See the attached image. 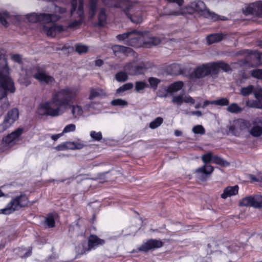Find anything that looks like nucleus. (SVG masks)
<instances>
[{"label": "nucleus", "mask_w": 262, "mask_h": 262, "mask_svg": "<svg viewBox=\"0 0 262 262\" xmlns=\"http://www.w3.org/2000/svg\"><path fill=\"white\" fill-rule=\"evenodd\" d=\"M78 86H69L54 92L51 99L40 103L37 113L40 116L57 117L63 114L71 103L74 102L79 93Z\"/></svg>", "instance_id": "f257e3e1"}, {"label": "nucleus", "mask_w": 262, "mask_h": 262, "mask_svg": "<svg viewBox=\"0 0 262 262\" xmlns=\"http://www.w3.org/2000/svg\"><path fill=\"white\" fill-rule=\"evenodd\" d=\"M116 38L119 41L136 48L157 46L159 45L163 39V37L154 36L148 32H140L135 29L119 34Z\"/></svg>", "instance_id": "f03ea898"}, {"label": "nucleus", "mask_w": 262, "mask_h": 262, "mask_svg": "<svg viewBox=\"0 0 262 262\" xmlns=\"http://www.w3.org/2000/svg\"><path fill=\"white\" fill-rule=\"evenodd\" d=\"M9 71L6 59L0 57V99L4 98L8 92L15 91L13 81L9 76Z\"/></svg>", "instance_id": "7ed1b4c3"}, {"label": "nucleus", "mask_w": 262, "mask_h": 262, "mask_svg": "<svg viewBox=\"0 0 262 262\" xmlns=\"http://www.w3.org/2000/svg\"><path fill=\"white\" fill-rule=\"evenodd\" d=\"M220 69L227 72L230 70L229 66L222 61L210 62L198 66L191 73L192 78H202L210 73H215Z\"/></svg>", "instance_id": "20e7f679"}, {"label": "nucleus", "mask_w": 262, "mask_h": 262, "mask_svg": "<svg viewBox=\"0 0 262 262\" xmlns=\"http://www.w3.org/2000/svg\"><path fill=\"white\" fill-rule=\"evenodd\" d=\"M104 4L108 7H120L126 15H132L130 11H133V5L129 1L120 0H102ZM97 0H90V7L92 15L96 14Z\"/></svg>", "instance_id": "39448f33"}, {"label": "nucleus", "mask_w": 262, "mask_h": 262, "mask_svg": "<svg viewBox=\"0 0 262 262\" xmlns=\"http://www.w3.org/2000/svg\"><path fill=\"white\" fill-rule=\"evenodd\" d=\"M28 203L29 201L27 195L21 194L12 198L4 208L0 209V214H10L19 208L27 206Z\"/></svg>", "instance_id": "423d86ee"}, {"label": "nucleus", "mask_w": 262, "mask_h": 262, "mask_svg": "<svg viewBox=\"0 0 262 262\" xmlns=\"http://www.w3.org/2000/svg\"><path fill=\"white\" fill-rule=\"evenodd\" d=\"M30 21H41L40 25L43 30L48 36H55L57 33L63 31L64 29L61 26H56L52 20V17H31Z\"/></svg>", "instance_id": "0eeeda50"}, {"label": "nucleus", "mask_w": 262, "mask_h": 262, "mask_svg": "<svg viewBox=\"0 0 262 262\" xmlns=\"http://www.w3.org/2000/svg\"><path fill=\"white\" fill-rule=\"evenodd\" d=\"M213 156L212 152H209L202 156V160L205 164L210 162H212ZM213 171V167L210 165L205 164L195 170V174L198 179L201 181L206 180L208 176L210 175Z\"/></svg>", "instance_id": "6e6552de"}, {"label": "nucleus", "mask_w": 262, "mask_h": 262, "mask_svg": "<svg viewBox=\"0 0 262 262\" xmlns=\"http://www.w3.org/2000/svg\"><path fill=\"white\" fill-rule=\"evenodd\" d=\"M186 12L188 14L196 12L203 15L213 16L215 14L211 13L209 10L206 9L205 4L201 1H198L191 3L185 7Z\"/></svg>", "instance_id": "1a4fd4ad"}, {"label": "nucleus", "mask_w": 262, "mask_h": 262, "mask_svg": "<svg viewBox=\"0 0 262 262\" xmlns=\"http://www.w3.org/2000/svg\"><path fill=\"white\" fill-rule=\"evenodd\" d=\"M250 122L248 120L239 118L230 122L229 126V130L233 135H239L241 133L249 128Z\"/></svg>", "instance_id": "9d476101"}, {"label": "nucleus", "mask_w": 262, "mask_h": 262, "mask_svg": "<svg viewBox=\"0 0 262 262\" xmlns=\"http://www.w3.org/2000/svg\"><path fill=\"white\" fill-rule=\"evenodd\" d=\"M19 111L17 108H14L8 111L4 120L0 125L1 129L6 130L10 127L18 118Z\"/></svg>", "instance_id": "9b49d317"}, {"label": "nucleus", "mask_w": 262, "mask_h": 262, "mask_svg": "<svg viewBox=\"0 0 262 262\" xmlns=\"http://www.w3.org/2000/svg\"><path fill=\"white\" fill-rule=\"evenodd\" d=\"M241 206L260 208L262 207V195L248 196L244 198L239 202Z\"/></svg>", "instance_id": "f8f14e48"}, {"label": "nucleus", "mask_w": 262, "mask_h": 262, "mask_svg": "<svg viewBox=\"0 0 262 262\" xmlns=\"http://www.w3.org/2000/svg\"><path fill=\"white\" fill-rule=\"evenodd\" d=\"M249 134L254 138H258L262 135V118L256 117L251 122V127H249Z\"/></svg>", "instance_id": "ddd939ff"}, {"label": "nucleus", "mask_w": 262, "mask_h": 262, "mask_svg": "<svg viewBox=\"0 0 262 262\" xmlns=\"http://www.w3.org/2000/svg\"><path fill=\"white\" fill-rule=\"evenodd\" d=\"M22 133L23 129L18 128L4 138L3 140L4 145L8 147L13 146L19 140Z\"/></svg>", "instance_id": "4468645a"}, {"label": "nucleus", "mask_w": 262, "mask_h": 262, "mask_svg": "<svg viewBox=\"0 0 262 262\" xmlns=\"http://www.w3.org/2000/svg\"><path fill=\"white\" fill-rule=\"evenodd\" d=\"M243 12L245 15H262V2L257 1L249 4L243 9Z\"/></svg>", "instance_id": "2eb2a0df"}, {"label": "nucleus", "mask_w": 262, "mask_h": 262, "mask_svg": "<svg viewBox=\"0 0 262 262\" xmlns=\"http://www.w3.org/2000/svg\"><path fill=\"white\" fill-rule=\"evenodd\" d=\"M31 75L38 80L40 83L43 84L52 83L54 81L53 77L41 70H37L35 73H32Z\"/></svg>", "instance_id": "dca6fc26"}, {"label": "nucleus", "mask_w": 262, "mask_h": 262, "mask_svg": "<svg viewBox=\"0 0 262 262\" xmlns=\"http://www.w3.org/2000/svg\"><path fill=\"white\" fill-rule=\"evenodd\" d=\"M163 246V243L157 239H150L143 243L138 249L140 251L147 252L148 250L159 248Z\"/></svg>", "instance_id": "f3484780"}, {"label": "nucleus", "mask_w": 262, "mask_h": 262, "mask_svg": "<svg viewBox=\"0 0 262 262\" xmlns=\"http://www.w3.org/2000/svg\"><path fill=\"white\" fill-rule=\"evenodd\" d=\"M112 50L114 55L118 57L122 54L128 56L130 54H134V51L131 48L123 46L117 45H113L112 47Z\"/></svg>", "instance_id": "a211bd4d"}, {"label": "nucleus", "mask_w": 262, "mask_h": 262, "mask_svg": "<svg viewBox=\"0 0 262 262\" xmlns=\"http://www.w3.org/2000/svg\"><path fill=\"white\" fill-rule=\"evenodd\" d=\"M171 101L172 103L178 105H181L183 102L192 104L195 103V100L191 96L182 94L177 95L173 96Z\"/></svg>", "instance_id": "6ab92c4d"}, {"label": "nucleus", "mask_w": 262, "mask_h": 262, "mask_svg": "<svg viewBox=\"0 0 262 262\" xmlns=\"http://www.w3.org/2000/svg\"><path fill=\"white\" fill-rule=\"evenodd\" d=\"M239 187L237 185L233 186H228L226 187L223 193L221 194V198L226 199L228 197L235 195L238 194Z\"/></svg>", "instance_id": "aec40b11"}, {"label": "nucleus", "mask_w": 262, "mask_h": 262, "mask_svg": "<svg viewBox=\"0 0 262 262\" xmlns=\"http://www.w3.org/2000/svg\"><path fill=\"white\" fill-rule=\"evenodd\" d=\"M71 113L74 118L79 119L80 117L86 115L84 107L82 108L80 105L76 104L71 106Z\"/></svg>", "instance_id": "412c9836"}, {"label": "nucleus", "mask_w": 262, "mask_h": 262, "mask_svg": "<svg viewBox=\"0 0 262 262\" xmlns=\"http://www.w3.org/2000/svg\"><path fill=\"white\" fill-rule=\"evenodd\" d=\"M106 95V93L104 90L100 88H93L90 91L89 99L92 100L97 98H101Z\"/></svg>", "instance_id": "4be33fe9"}, {"label": "nucleus", "mask_w": 262, "mask_h": 262, "mask_svg": "<svg viewBox=\"0 0 262 262\" xmlns=\"http://www.w3.org/2000/svg\"><path fill=\"white\" fill-rule=\"evenodd\" d=\"M99 104L91 102L84 106V110L85 111L86 115H90L91 114H97L99 113V109L98 108Z\"/></svg>", "instance_id": "5701e85b"}, {"label": "nucleus", "mask_w": 262, "mask_h": 262, "mask_svg": "<svg viewBox=\"0 0 262 262\" xmlns=\"http://www.w3.org/2000/svg\"><path fill=\"white\" fill-rule=\"evenodd\" d=\"M104 243V240L99 238L95 235H92L90 236L89 239L88 250L94 248L97 246L103 245Z\"/></svg>", "instance_id": "b1692460"}, {"label": "nucleus", "mask_w": 262, "mask_h": 262, "mask_svg": "<svg viewBox=\"0 0 262 262\" xmlns=\"http://www.w3.org/2000/svg\"><path fill=\"white\" fill-rule=\"evenodd\" d=\"M183 86V83L182 81H177L169 85L167 89V92L169 93H173L181 90Z\"/></svg>", "instance_id": "393cba45"}, {"label": "nucleus", "mask_w": 262, "mask_h": 262, "mask_svg": "<svg viewBox=\"0 0 262 262\" xmlns=\"http://www.w3.org/2000/svg\"><path fill=\"white\" fill-rule=\"evenodd\" d=\"M223 35L220 34H212L208 35L207 41L209 44H211L221 41L223 39Z\"/></svg>", "instance_id": "a878e982"}, {"label": "nucleus", "mask_w": 262, "mask_h": 262, "mask_svg": "<svg viewBox=\"0 0 262 262\" xmlns=\"http://www.w3.org/2000/svg\"><path fill=\"white\" fill-rule=\"evenodd\" d=\"M56 149L57 150H64L67 149H72L74 150V142H66L62 144H61L55 147Z\"/></svg>", "instance_id": "bb28decb"}, {"label": "nucleus", "mask_w": 262, "mask_h": 262, "mask_svg": "<svg viewBox=\"0 0 262 262\" xmlns=\"http://www.w3.org/2000/svg\"><path fill=\"white\" fill-rule=\"evenodd\" d=\"M134 85L131 82L126 83L119 87L116 90V95H122L125 91H128L133 88Z\"/></svg>", "instance_id": "cd10ccee"}, {"label": "nucleus", "mask_w": 262, "mask_h": 262, "mask_svg": "<svg viewBox=\"0 0 262 262\" xmlns=\"http://www.w3.org/2000/svg\"><path fill=\"white\" fill-rule=\"evenodd\" d=\"M227 110L231 113L238 114L241 113L243 109L237 103H232L227 107Z\"/></svg>", "instance_id": "c85d7f7f"}, {"label": "nucleus", "mask_w": 262, "mask_h": 262, "mask_svg": "<svg viewBox=\"0 0 262 262\" xmlns=\"http://www.w3.org/2000/svg\"><path fill=\"white\" fill-rule=\"evenodd\" d=\"M136 61H134L131 62L127 63L124 68V71L128 74L130 75H136V74H132V71H136Z\"/></svg>", "instance_id": "c756f323"}, {"label": "nucleus", "mask_w": 262, "mask_h": 262, "mask_svg": "<svg viewBox=\"0 0 262 262\" xmlns=\"http://www.w3.org/2000/svg\"><path fill=\"white\" fill-rule=\"evenodd\" d=\"M212 162L223 166H227L229 163L220 157L215 156L212 159Z\"/></svg>", "instance_id": "7c9ffc66"}, {"label": "nucleus", "mask_w": 262, "mask_h": 262, "mask_svg": "<svg viewBox=\"0 0 262 262\" xmlns=\"http://www.w3.org/2000/svg\"><path fill=\"white\" fill-rule=\"evenodd\" d=\"M147 69V67L144 63L138 64L136 63V71H132V74H136V75L142 74L144 73Z\"/></svg>", "instance_id": "2f4dec72"}, {"label": "nucleus", "mask_w": 262, "mask_h": 262, "mask_svg": "<svg viewBox=\"0 0 262 262\" xmlns=\"http://www.w3.org/2000/svg\"><path fill=\"white\" fill-rule=\"evenodd\" d=\"M111 104L113 106H118L120 107H124L128 105V102L122 99H116L113 100L111 102Z\"/></svg>", "instance_id": "473e14b6"}, {"label": "nucleus", "mask_w": 262, "mask_h": 262, "mask_svg": "<svg viewBox=\"0 0 262 262\" xmlns=\"http://www.w3.org/2000/svg\"><path fill=\"white\" fill-rule=\"evenodd\" d=\"M86 242H83L80 244L76 247V252L78 255H81L84 254L86 251H89V248L86 247Z\"/></svg>", "instance_id": "72a5a7b5"}, {"label": "nucleus", "mask_w": 262, "mask_h": 262, "mask_svg": "<svg viewBox=\"0 0 262 262\" xmlns=\"http://www.w3.org/2000/svg\"><path fill=\"white\" fill-rule=\"evenodd\" d=\"M254 87L251 85L243 87L240 90V93L243 96H246L253 93Z\"/></svg>", "instance_id": "f704fd0d"}, {"label": "nucleus", "mask_w": 262, "mask_h": 262, "mask_svg": "<svg viewBox=\"0 0 262 262\" xmlns=\"http://www.w3.org/2000/svg\"><path fill=\"white\" fill-rule=\"evenodd\" d=\"M128 74L125 72L120 71L118 72L116 75L115 77L116 80L119 82H123L127 80L128 79Z\"/></svg>", "instance_id": "c9c22d12"}, {"label": "nucleus", "mask_w": 262, "mask_h": 262, "mask_svg": "<svg viewBox=\"0 0 262 262\" xmlns=\"http://www.w3.org/2000/svg\"><path fill=\"white\" fill-rule=\"evenodd\" d=\"M163 121L162 118L160 117H157L150 123L149 126L151 129H155L161 125Z\"/></svg>", "instance_id": "e433bc0d"}, {"label": "nucleus", "mask_w": 262, "mask_h": 262, "mask_svg": "<svg viewBox=\"0 0 262 262\" xmlns=\"http://www.w3.org/2000/svg\"><path fill=\"white\" fill-rule=\"evenodd\" d=\"M45 223L48 227H53L55 225V220L53 214H49L46 218Z\"/></svg>", "instance_id": "4c0bfd02"}, {"label": "nucleus", "mask_w": 262, "mask_h": 262, "mask_svg": "<svg viewBox=\"0 0 262 262\" xmlns=\"http://www.w3.org/2000/svg\"><path fill=\"white\" fill-rule=\"evenodd\" d=\"M75 50L79 54H83L88 51L89 48L88 46L84 45L77 44L75 46Z\"/></svg>", "instance_id": "58836bf2"}, {"label": "nucleus", "mask_w": 262, "mask_h": 262, "mask_svg": "<svg viewBox=\"0 0 262 262\" xmlns=\"http://www.w3.org/2000/svg\"><path fill=\"white\" fill-rule=\"evenodd\" d=\"M192 131L195 134L203 135L205 133V129L201 125H195L193 127Z\"/></svg>", "instance_id": "ea45409f"}, {"label": "nucleus", "mask_w": 262, "mask_h": 262, "mask_svg": "<svg viewBox=\"0 0 262 262\" xmlns=\"http://www.w3.org/2000/svg\"><path fill=\"white\" fill-rule=\"evenodd\" d=\"M76 128V125L74 124L71 123L67 125L63 128L62 133L63 135L64 134L69 133L71 132H74L75 131Z\"/></svg>", "instance_id": "a19ab883"}, {"label": "nucleus", "mask_w": 262, "mask_h": 262, "mask_svg": "<svg viewBox=\"0 0 262 262\" xmlns=\"http://www.w3.org/2000/svg\"><path fill=\"white\" fill-rule=\"evenodd\" d=\"M90 136L93 140L97 141L101 140L102 138V135L100 132L91 131Z\"/></svg>", "instance_id": "79ce46f5"}, {"label": "nucleus", "mask_w": 262, "mask_h": 262, "mask_svg": "<svg viewBox=\"0 0 262 262\" xmlns=\"http://www.w3.org/2000/svg\"><path fill=\"white\" fill-rule=\"evenodd\" d=\"M147 86V83L144 81H137L135 83V90L137 92L144 90Z\"/></svg>", "instance_id": "37998d69"}, {"label": "nucleus", "mask_w": 262, "mask_h": 262, "mask_svg": "<svg viewBox=\"0 0 262 262\" xmlns=\"http://www.w3.org/2000/svg\"><path fill=\"white\" fill-rule=\"evenodd\" d=\"M229 100L226 98H222L216 100H214L215 105L220 106H225L229 104Z\"/></svg>", "instance_id": "c03bdc74"}, {"label": "nucleus", "mask_w": 262, "mask_h": 262, "mask_svg": "<svg viewBox=\"0 0 262 262\" xmlns=\"http://www.w3.org/2000/svg\"><path fill=\"white\" fill-rule=\"evenodd\" d=\"M148 82L150 86L152 88L156 89L157 88L158 84L160 83V80L156 78L150 77L148 79Z\"/></svg>", "instance_id": "a18cd8bd"}, {"label": "nucleus", "mask_w": 262, "mask_h": 262, "mask_svg": "<svg viewBox=\"0 0 262 262\" xmlns=\"http://www.w3.org/2000/svg\"><path fill=\"white\" fill-rule=\"evenodd\" d=\"M251 76L257 79H262V69H254L251 71Z\"/></svg>", "instance_id": "49530a36"}, {"label": "nucleus", "mask_w": 262, "mask_h": 262, "mask_svg": "<svg viewBox=\"0 0 262 262\" xmlns=\"http://www.w3.org/2000/svg\"><path fill=\"white\" fill-rule=\"evenodd\" d=\"M255 98L257 100H261L262 99V89L260 88L253 89V93Z\"/></svg>", "instance_id": "de8ad7c7"}, {"label": "nucleus", "mask_w": 262, "mask_h": 262, "mask_svg": "<svg viewBox=\"0 0 262 262\" xmlns=\"http://www.w3.org/2000/svg\"><path fill=\"white\" fill-rule=\"evenodd\" d=\"M260 100H257L253 101L252 103L249 104V101L246 102V105L251 107H255L257 108L262 109V101Z\"/></svg>", "instance_id": "09e8293b"}, {"label": "nucleus", "mask_w": 262, "mask_h": 262, "mask_svg": "<svg viewBox=\"0 0 262 262\" xmlns=\"http://www.w3.org/2000/svg\"><path fill=\"white\" fill-rule=\"evenodd\" d=\"M73 142L74 149H80L85 146L84 142L80 139H78Z\"/></svg>", "instance_id": "8fccbe9b"}, {"label": "nucleus", "mask_w": 262, "mask_h": 262, "mask_svg": "<svg viewBox=\"0 0 262 262\" xmlns=\"http://www.w3.org/2000/svg\"><path fill=\"white\" fill-rule=\"evenodd\" d=\"M252 56L257 59L256 64H262V53L255 51L253 52Z\"/></svg>", "instance_id": "3c124183"}, {"label": "nucleus", "mask_w": 262, "mask_h": 262, "mask_svg": "<svg viewBox=\"0 0 262 262\" xmlns=\"http://www.w3.org/2000/svg\"><path fill=\"white\" fill-rule=\"evenodd\" d=\"M81 23H82L81 19H79L78 20H74V21H72V23H71L69 25L68 28L73 29H76L77 28H78L79 26H80L81 25Z\"/></svg>", "instance_id": "603ef678"}, {"label": "nucleus", "mask_w": 262, "mask_h": 262, "mask_svg": "<svg viewBox=\"0 0 262 262\" xmlns=\"http://www.w3.org/2000/svg\"><path fill=\"white\" fill-rule=\"evenodd\" d=\"M11 59L17 63H21L22 61V57L19 54H12L11 55Z\"/></svg>", "instance_id": "864d4df0"}, {"label": "nucleus", "mask_w": 262, "mask_h": 262, "mask_svg": "<svg viewBox=\"0 0 262 262\" xmlns=\"http://www.w3.org/2000/svg\"><path fill=\"white\" fill-rule=\"evenodd\" d=\"M172 68L173 70V72L177 74L181 72V66L177 63H174L172 66Z\"/></svg>", "instance_id": "5fc2aeb1"}, {"label": "nucleus", "mask_w": 262, "mask_h": 262, "mask_svg": "<svg viewBox=\"0 0 262 262\" xmlns=\"http://www.w3.org/2000/svg\"><path fill=\"white\" fill-rule=\"evenodd\" d=\"M77 13L78 16H82L83 14V3L82 0H79V4Z\"/></svg>", "instance_id": "6e6d98bb"}, {"label": "nucleus", "mask_w": 262, "mask_h": 262, "mask_svg": "<svg viewBox=\"0 0 262 262\" xmlns=\"http://www.w3.org/2000/svg\"><path fill=\"white\" fill-rule=\"evenodd\" d=\"M130 20L134 23L138 24L143 21L142 17H129Z\"/></svg>", "instance_id": "4d7b16f0"}, {"label": "nucleus", "mask_w": 262, "mask_h": 262, "mask_svg": "<svg viewBox=\"0 0 262 262\" xmlns=\"http://www.w3.org/2000/svg\"><path fill=\"white\" fill-rule=\"evenodd\" d=\"M71 5L72 8L71 9V15H74V12L76 10L77 7V1L72 0Z\"/></svg>", "instance_id": "13d9d810"}, {"label": "nucleus", "mask_w": 262, "mask_h": 262, "mask_svg": "<svg viewBox=\"0 0 262 262\" xmlns=\"http://www.w3.org/2000/svg\"><path fill=\"white\" fill-rule=\"evenodd\" d=\"M55 11L57 13L62 14L66 11V9L60 7L55 6H54Z\"/></svg>", "instance_id": "bf43d9fd"}, {"label": "nucleus", "mask_w": 262, "mask_h": 262, "mask_svg": "<svg viewBox=\"0 0 262 262\" xmlns=\"http://www.w3.org/2000/svg\"><path fill=\"white\" fill-rule=\"evenodd\" d=\"M0 23L4 26L7 27L8 23L6 19V17H0Z\"/></svg>", "instance_id": "052dcab7"}, {"label": "nucleus", "mask_w": 262, "mask_h": 262, "mask_svg": "<svg viewBox=\"0 0 262 262\" xmlns=\"http://www.w3.org/2000/svg\"><path fill=\"white\" fill-rule=\"evenodd\" d=\"M106 9L101 8L99 11V16H105L108 14L106 13Z\"/></svg>", "instance_id": "680f3d73"}, {"label": "nucleus", "mask_w": 262, "mask_h": 262, "mask_svg": "<svg viewBox=\"0 0 262 262\" xmlns=\"http://www.w3.org/2000/svg\"><path fill=\"white\" fill-rule=\"evenodd\" d=\"M99 18V21L98 23V26H103L105 25L106 22V17H98Z\"/></svg>", "instance_id": "e2e57ef3"}, {"label": "nucleus", "mask_w": 262, "mask_h": 262, "mask_svg": "<svg viewBox=\"0 0 262 262\" xmlns=\"http://www.w3.org/2000/svg\"><path fill=\"white\" fill-rule=\"evenodd\" d=\"M62 136H63V133H62L58 134L53 135L51 136V139L54 141H56Z\"/></svg>", "instance_id": "0e129e2a"}, {"label": "nucleus", "mask_w": 262, "mask_h": 262, "mask_svg": "<svg viewBox=\"0 0 262 262\" xmlns=\"http://www.w3.org/2000/svg\"><path fill=\"white\" fill-rule=\"evenodd\" d=\"M213 102H214V100L213 101L206 100L204 102V103H203V105L202 106V107L203 108H205L209 104H214V103H213Z\"/></svg>", "instance_id": "69168bd1"}, {"label": "nucleus", "mask_w": 262, "mask_h": 262, "mask_svg": "<svg viewBox=\"0 0 262 262\" xmlns=\"http://www.w3.org/2000/svg\"><path fill=\"white\" fill-rule=\"evenodd\" d=\"M169 2L176 3L179 6H182L184 3L183 0H168Z\"/></svg>", "instance_id": "338daca9"}, {"label": "nucleus", "mask_w": 262, "mask_h": 262, "mask_svg": "<svg viewBox=\"0 0 262 262\" xmlns=\"http://www.w3.org/2000/svg\"><path fill=\"white\" fill-rule=\"evenodd\" d=\"M191 114L193 115H195L198 117H200L202 116V114L201 111H193L191 112Z\"/></svg>", "instance_id": "774afa93"}]
</instances>
